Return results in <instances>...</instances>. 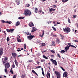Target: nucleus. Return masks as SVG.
Masks as SVG:
<instances>
[{"mask_svg": "<svg viewBox=\"0 0 78 78\" xmlns=\"http://www.w3.org/2000/svg\"><path fill=\"white\" fill-rule=\"evenodd\" d=\"M42 73L43 76H45V74H44V71H42Z\"/></svg>", "mask_w": 78, "mask_h": 78, "instance_id": "49", "label": "nucleus"}, {"mask_svg": "<svg viewBox=\"0 0 78 78\" xmlns=\"http://www.w3.org/2000/svg\"><path fill=\"white\" fill-rule=\"evenodd\" d=\"M14 30V29H10V33H12Z\"/></svg>", "mask_w": 78, "mask_h": 78, "instance_id": "23", "label": "nucleus"}, {"mask_svg": "<svg viewBox=\"0 0 78 78\" xmlns=\"http://www.w3.org/2000/svg\"><path fill=\"white\" fill-rule=\"evenodd\" d=\"M48 76H49V78H50V73H47V75Z\"/></svg>", "mask_w": 78, "mask_h": 78, "instance_id": "32", "label": "nucleus"}, {"mask_svg": "<svg viewBox=\"0 0 78 78\" xmlns=\"http://www.w3.org/2000/svg\"><path fill=\"white\" fill-rule=\"evenodd\" d=\"M61 53H64V52H66V51L64 50H61L60 51Z\"/></svg>", "mask_w": 78, "mask_h": 78, "instance_id": "31", "label": "nucleus"}, {"mask_svg": "<svg viewBox=\"0 0 78 78\" xmlns=\"http://www.w3.org/2000/svg\"><path fill=\"white\" fill-rule=\"evenodd\" d=\"M43 58H45V59H48V57H47L46 56L44 55H43Z\"/></svg>", "mask_w": 78, "mask_h": 78, "instance_id": "25", "label": "nucleus"}, {"mask_svg": "<svg viewBox=\"0 0 78 78\" xmlns=\"http://www.w3.org/2000/svg\"><path fill=\"white\" fill-rule=\"evenodd\" d=\"M12 68L13 69H14V68H15V65L14 64V63H13V64L12 65Z\"/></svg>", "mask_w": 78, "mask_h": 78, "instance_id": "30", "label": "nucleus"}, {"mask_svg": "<svg viewBox=\"0 0 78 78\" xmlns=\"http://www.w3.org/2000/svg\"><path fill=\"white\" fill-rule=\"evenodd\" d=\"M10 73H11L12 74H13L14 73V71L12 70V68H11L10 71Z\"/></svg>", "mask_w": 78, "mask_h": 78, "instance_id": "19", "label": "nucleus"}, {"mask_svg": "<svg viewBox=\"0 0 78 78\" xmlns=\"http://www.w3.org/2000/svg\"><path fill=\"white\" fill-rule=\"evenodd\" d=\"M3 49L2 48H0V58H1V56L3 55Z\"/></svg>", "mask_w": 78, "mask_h": 78, "instance_id": "6", "label": "nucleus"}, {"mask_svg": "<svg viewBox=\"0 0 78 78\" xmlns=\"http://www.w3.org/2000/svg\"><path fill=\"white\" fill-rule=\"evenodd\" d=\"M35 37L34 35H31L29 36H28V38L29 40H31V39H33V37Z\"/></svg>", "mask_w": 78, "mask_h": 78, "instance_id": "8", "label": "nucleus"}, {"mask_svg": "<svg viewBox=\"0 0 78 78\" xmlns=\"http://www.w3.org/2000/svg\"><path fill=\"white\" fill-rule=\"evenodd\" d=\"M17 41L18 42H21V40L19 38H17Z\"/></svg>", "mask_w": 78, "mask_h": 78, "instance_id": "41", "label": "nucleus"}, {"mask_svg": "<svg viewBox=\"0 0 78 78\" xmlns=\"http://www.w3.org/2000/svg\"><path fill=\"white\" fill-rule=\"evenodd\" d=\"M60 67L61 69H62V70H63L64 72H65V71H66V70H65V69H63V68H62V67L61 66H60Z\"/></svg>", "mask_w": 78, "mask_h": 78, "instance_id": "36", "label": "nucleus"}, {"mask_svg": "<svg viewBox=\"0 0 78 78\" xmlns=\"http://www.w3.org/2000/svg\"><path fill=\"white\" fill-rule=\"evenodd\" d=\"M16 3L17 5H19L20 4V0H16Z\"/></svg>", "mask_w": 78, "mask_h": 78, "instance_id": "13", "label": "nucleus"}, {"mask_svg": "<svg viewBox=\"0 0 78 78\" xmlns=\"http://www.w3.org/2000/svg\"><path fill=\"white\" fill-rule=\"evenodd\" d=\"M4 66L5 68H7V69H8V68L10 67V64L9 62H6Z\"/></svg>", "mask_w": 78, "mask_h": 78, "instance_id": "5", "label": "nucleus"}, {"mask_svg": "<svg viewBox=\"0 0 78 78\" xmlns=\"http://www.w3.org/2000/svg\"><path fill=\"white\" fill-rule=\"evenodd\" d=\"M41 45V46H45V44L44 43H42Z\"/></svg>", "mask_w": 78, "mask_h": 78, "instance_id": "37", "label": "nucleus"}, {"mask_svg": "<svg viewBox=\"0 0 78 78\" xmlns=\"http://www.w3.org/2000/svg\"><path fill=\"white\" fill-rule=\"evenodd\" d=\"M44 30H43V34L42 35H41V34H40L39 35V36H40V37H43V36H44Z\"/></svg>", "mask_w": 78, "mask_h": 78, "instance_id": "20", "label": "nucleus"}, {"mask_svg": "<svg viewBox=\"0 0 78 78\" xmlns=\"http://www.w3.org/2000/svg\"><path fill=\"white\" fill-rule=\"evenodd\" d=\"M20 24V22L18 21L16 23V26H19V25Z\"/></svg>", "mask_w": 78, "mask_h": 78, "instance_id": "17", "label": "nucleus"}, {"mask_svg": "<svg viewBox=\"0 0 78 78\" xmlns=\"http://www.w3.org/2000/svg\"><path fill=\"white\" fill-rule=\"evenodd\" d=\"M51 53H55V51H54L53 50H51Z\"/></svg>", "mask_w": 78, "mask_h": 78, "instance_id": "52", "label": "nucleus"}, {"mask_svg": "<svg viewBox=\"0 0 78 78\" xmlns=\"http://www.w3.org/2000/svg\"><path fill=\"white\" fill-rule=\"evenodd\" d=\"M6 31L7 32H8L9 33H10V29H6Z\"/></svg>", "mask_w": 78, "mask_h": 78, "instance_id": "43", "label": "nucleus"}, {"mask_svg": "<svg viewBox=\"0 0 78 78\" xmlns=\"http://www.w3.org/2000/svg\"><path fill=\"white\" fill-rule=\"evenodd\" d=\"M65 48L66 51L67 52V50H69V48H68L67 46H66Z\"/></svg>", "mask_w": 78, "mask_h": 78, "instance_id": "21", "label": "nucleus"}, {"mask_svg": "<svg viewBox=\"0 0 78 78\" xmlns=\"http://www.w3.org/2000/svg\"><path fill=\"white\" fill-rule=\"evenodd\" d=\"M41 68V66H39L36 67V68H38V69H40V68Z\"/></svg>", "mask_w": 78, "mask_h": 78, "instance_id": "50", "label": "nucleus"}, {"mask_svg": "<svg viewBox=\"0 0 78 78\" xmlns=\"http://www.w3.org/2000/svg\"><path fill=\"white\" fill-rule=\"evenodd\" d=\"M73 41H74L75 42H78V41H76V40H73Z\"/></svg>", "mask_w": 78, "mask_h": 78, "instance_id": "58", "label": "nucleus"}, {"mask_svg": "<svg viewBox=\"0 0 78 78\" xmlns=\"http://www.w3.org/2000/svg\"><path fill=\"white\" fill-rule=\"evenodd\" d=\"M63 30L65 33H68L70 31V28H69V27H66L65 29L64 28Z\"/></svg>", "mask_w": 78, "mask_h": 78, "instance_id": "2", "label": "nucleus"}, {"mask_svg": "<svg viewBox=\"0 0 78 78\" xmlns=\"http://www.w3.org/2000/svg\"><path fill=\"white\" fill-rule=\"evenodd\" d=\"M17 51H21V50H20H20H17Z\"/></svg>", "mask_w": 78, "mask_h": 78, "instance_id": "61", "label": "nucleus"}, {"mask_svg": "<svg viewBox=\"0 0 78 78\" xmlns=\"http://www.w3.org/2000/svg\"><path fill=\"white\" fill-rule=\"evenodd\" d=\"M24 49H26V47H27V45H26V44H24Z\"/></svg>", "mask_w": 78, "mask_h": 78, "instance_id": "48", "label": "nucleus"}, {"mask_svg": "<svg viewBox=\"0 0 78 78\" xmlns=\"http://www.w3.org/2000/svg\"><path fill=\"white\" fill-rule=\"evenodd\" d=\"M37 30V29L34 27H33L32 28V30L31 31V33H33V32H34V31H36Z\"/></svg>", "mask_w": 78, "mask_h": 78, "instance_id": "10", "label": "nucleus"}, {"mask_svg": "<svg viewBox=\"0 0 78 78\" xmlns=\"http://www.w3.org/2000/svg\"><path fill=\"white\" fill-rule=\"evenodd\" d=\"M67 47L69 48V47H73V48H76V47H75L74 46H73V45H69V46H67Z\"/></svg>", "mask_w": 78, "mask_h": 78, "instance_id": "14", "label": "nucleus"}, {"mask_svg": "<svg viewBox=\"0 0 78 78\" xmlns=\"http://www.w3.org/2000/svg\"><path fill=\"white\" fill-rule=\"evenodd\" d=\"M5 72L6 73V72H8V69H7V68H5Z\"/></svg>", "mask_w": 78, "mask_h": 78, "instance_id": "45", "label": "nucleus"}, {"mask_svg": "<svg viewBox=\"0 0 78 78\" xmlns=\"http://www.w3.org/2000/svg\"><path fill=\"white\" fill-rule=\"evenodd\" d=\"M68 22L69 23H70V19H69V18H68Z\"/></svg>", "mask_w": 78, "mask_h": 78, "instance_id": "44", "label": "nucleus"}, {"mask_svg": "<svg viewBox=\"0 0 78 78\" xmlns=\"http://www.w3.org/2000/svg\"><path fill=\"white\" fill-rule=\"evenodd\" d=\"M37 8H35V12H36V13H37Z\"/></svg>", "mask_w": 78, "mask_h": 78, "instance_id": "28", "label": "nucleus"}, {"mask_svg": "<svg viewBox=\"0 0 78 78\" xmlns=\"http://www.w3.org/2000/svg\"><path fill=\"white\" fill-rule=\"evenodd\" d=\"M60 36L62 37V40L64 39V35H62L61 34H60Z\"/></svg>", "mask_w": 78, "mask_h": 78, "instance_id": "24", "label": "nucleus"}, {"mask_svg": "<svg viewBox=\"0 0 78 78\" xmlns=\"http://www.w3.org/2000/svg\"><path fill=\"white\" fill-rule=\"evenodd\" d=\"M16 75H14L13 77V78H16Z\"/></svg>", "mask_w": 78, "mask_h": 78, "instance_id": "51", "label": "nucleus"}, {"mask_svg": "<svg viewBox=\"0 0 78 78\" xmlns=\"http://www.w3.org/2000/svg\"><path fill=\"white\" fill-rule=\"evenodd\" d=\"M52 62L53 63V64H54V65H55V66H57V62H56V61L55 60H53L52 61Z\"/></svg>", "mask_w": 78, "mask_h": 78, "instance_id": "11", "label": "nucleus"}, {"mask_svg": "<svg viewBox=\"0 0 78 78\" xmlns=\"http://www.w3.org/2000/svg\"><path fill=\"white\" fill-rule=\"evenodd\" d=\"M26 76V75L25 74H23L21 76V78H25V76Z\"/></svg>", "mask_w": 78, "mask_h": 78, "instance_id": "22", "label": "nucleus"}, {"mask_svg": "<svg viewBox=\"0 0 78 78\" xmlns=\"http://www.w3.org/2000/svg\"><path fill=\"white\" fill-rule=\"evenodd\" d=\"M54 56H55V55H51V58H54Z\"/></svg>", "mask_w": 78, "mask_h": 78, "instance_id": "54", "label": "nucleus"}, {"mask_svg": "<svg viewBox=\"0 0 78 78\" xmlns=\"http://www.w3.org/2000/svg\"><path fill=\"white\" fill-rule=\"evenodd\" d=\"M30 6V4H26V7L28 8V7H29Z\"/></svg>", "mask_w": 78, "mask_h": 78, "instance_id": "39", "label": "nucleus"}, {"mask_svg": "<svg viewBox=\"0 0 78 78\" xmlns=\"http://www.w3.org/2000/svg\"><path fill=\"white\" fill-rule=\"evenodd\" d=\"M47 23L48 24H49V23H51V21H49Z\"/></svg>", "mask_w": 78, "mask_h": 78, "instance_id": "56", "label": "nucleus"}, {"mask_svg": "<svg viewBox=\"0 0 78 78\" xmlns=\"http://www.w3.org/2000/svg\"><path fill=\"white\" fill-rule=\"evenodd\" d=\"M36 62H37V64H38V65H39V63H40V62H38V61H36Z\"/></svg>", "mask_w": 78, "mask_h": 78, "instance_id": "55", "label": "nucleus"}, {"mask_svg": "<svg viewBox=\"0 0 78 78\" xmlns=\"http://www.w3.org/2000/svg\"><path fill=\"white\" fill-rule=\"evenodd\" d=\"M25 16H31V11L30 10L27 9L25 10L24 12Z\"/></svg>", "mask_w": 78, "mask_h": 78, "instance_id": "1", "label": "nucleus"}, {"mask_svg": "<svg viewBox=\"0 0 78 78\" xmlns=\"http://www.w3.org/2000/svg\"><path fill=\"white\" fill-rule=\"evenodd\" d=\"M49 9L50 12H52V11H53L52 8H51V9Z\"/></svg>", "mask_w": 78, "mask_h": 78, "instance_id": "46", "label": "nucleus"}, {"mask_svg": "<svg viewBox=\"0 0 78 78\" xmlns=\"http://www.w3.org/2000/svg\"><path fill=\"white\" fill-rule=\"evenodd\" d=\"M7 41H9V37H7Z\"/></svg>", "mask_w": 78, "mask_h": 78, "instance_id": "47", "label": "nucleus"}, {"mask_svg": "<svg viewBox=\"0 0 78 78\" xmlns=\"http://www.w3.org/2000/svg\"><path fill=\"white\" fill-rule=\"evenodd\" d=\"M29 25L30 27L34 26L32 22H30L29 23Z\"/></svg>", "mask_w": 78, "mask_h": 78, "instance_id": "9", "label": "nucleus"}, {"mask_svg": "<svg viewBox=\"0 0 78 78\" xmlns=\"http://www.w3.org/2000/svg\"><path fill=\"white\" fill-rule=\"evenodd\" d=\"M39 12L41 13V12H42V10H39Z\"/></svg>", "mask_w": 78, "mask_h": 78, "instance_id": "62", "label": "nucleus"}, {"mask_svg": "<svg viewBox=\"0 0 78 78\" xmlns=\"http://www.w3.org/2000/svg\"><path fill=\"white\" fill-rule=\"evenodd\" d=\"M25 17H20L18 18L19 19H23Z\"/></svg>", "mask_w": 78, "mask_h": 78, "instance_id": "27", "label": "nucleus"}, {"mask_svg": "<svg viewBox=\"0 0 78 78\" xmlns=\"http://www.w3.org/2000/svg\"><path fill=\"white\" fill-rule=\"evenodd\" d=\"M71 44H72L70 43H69L68 44V45H67V46H68V45H71Z\"/></svg>", "mask_w": 78, "mask_h": 78, "instance_id": "57", "label": "nucleus"}, {"mask_svg": "<svg viewBox=\"0 0 78 78\" xmlns=\"http://www.w3.org/2000/svg\"><path fill=\"white\" fill-rule=\"evenodd\" d=\"M12 57L15 59H16L17 58V54L16 53H12Z\"/></svg>", "mask_w": 78, "mask_h": 78, "instance_id": "7", "label": "nucleus"}, {"mask_svg": "<svg viewBox=\"0 0 78 78\" xmlns=\"http://www.w3.org/2000/svg\"><path fill=\"white\" fill-rule=\"evenodd\" d=\"M32 72L33 73H34V74H35L36 75H37V76H38V74H37L36 72L35 71H34V70H32Z\"/></svg>", "mask_w": 78, "mask_h": 78, "instance_id": "16", "label": "nucleus"}, {"mask_svg": "<svg viewBox=\"0 0 78 78\" xmlns=\"http://www.w3.org/2000/svg\"><path fill=\"white\" fill-rule=\"evenodd\" d=\"M64 75H65L64 77H65V78H67V72L66 71L65 72Z\"/></svg>", "mask_w": 78, "mask_h": 78, "instance_id": "15", "label": "nucleus"}, {"mask_svg": "<svg viewBox=\"0 0 78 78\" xmlns=\"http://www.w3.org/2000/svg\"><path fill=\"white\" fill-rule=\"evenodd\" d=\"M41 62H45V59H42L41 60Z\"/></svg>", "mask_w": 78, "mask_h": 78, "instance_id": "42", "label": "nucleus"}, {"mask_svg": "<svg viewBox=\"0 0 78 78\" xmlns=\"http://www.w3.org/2000/svg\"><path fill=\"white\" fill-rule=\"evenodd\" d=\"M57 57H59V58H61V55H59L58 54H57Z\"/></svg>", "mask_w": 78, "mask_h": 78, "instance_id": "33", "label": "nucleus"}, {"mask_svg": "<svg viewBox=\"0 0 78 78\" xmlns=\"http://www.w3.org/2000/svg\"><path fill=\"white\" fill-rule=\"evenodd\" d=\"M14 62L15 63V64H16V66H17V67H18V65L19 64V63H18V62H17V60H16V59H15Z\"/></svg>", "mask_w": 78, "mask_h": 78, "instance_id": "12", "label": "nucleus"}, {"mask_svg": "<svg viewBox=\"0 0 78 78\" xmlns=\"http://www.w3.org/2000/svg\"><path fill=\"white\" fill-rule=\"evenodd\" d=\"M6 23H8L9 24H11V23H12V22H11V21H7Z\"/></svg>", "mask_w": 78, "mask_h": 78, "instance_id": "34", "label": "nucleus"}, {"mask_svg": "<svg viewBox=\"0 0 78 78\" xmlns=\"http://www.w3.org/2000/svg\"><path fill=\"white\" fill-rule=\"evenodd\" d=\"M29 62H33V60H29L28 61Z\"/></svg>", "mask_w": 78, "mask_h": 78, "instance_id": "60", "label": "nucleus"}, {"mask_svg": "<svg viewBox=\"0 0 78 78\" xmlns=\"http://www.w3.org/2000/svg\"><path fill=\"white\" fill-rule=\"evenodd\" d=\"M68 1V0H62V2L63 3H66V2H67Z\"/></svg>", "mask_w": 78, "mask_h": 78, "instance_id": "29", "label": "nucleus"}, {"mask_svg": "<svg viewBox=\"0 0 78 78\" xmlns=\"http://www.w3.org/2000/svg\"><path fill=\"white\" fill-rule=\"evenodd\" d=\"M8 59V58L7 57H5L4 58H2V62L4 64L7 62V60Z\"/></svg>", "mask_w": 78, "mask_h": 78, "instance_id": "3", "label": "nucleus"}, {"mask_svg": "<svg viewBox=\"0 0 78 78\" xmlns=\"http://www.w3.org/2000/svg\"><path fill=\"white\" fill-rule=\"evenodd\" d=\"M4 33L5 34V35H6V32H5V31H4Z\"/></svg>", "mask_w": 78, "mask_h": 78, "instance_id": "63", "label": "nucleus"}, {"mask_svg": "<svg viewBox=\"0 0 78 78\" xmlns=\"http://www.w3.org/2000/svg\"><path fill=\"white\" fill-rule=\"evenodd\" d=\"M55 73L57 76V78H60V74L59 72L57 71H55Z\"/></svg>", "mask_w": 78, "mask_h": 78, "instance_id": "4", "label": "nucleus"}, {"mask_svg": "<svg viewBox=\"0 0 78 78\" xmlns=\"http://www.w3.org/2000/svg\"><path fill=\"white\" fill-rule=\"evenodd\" d=\"M56 42L57 44H59L60 43V41H59V39H58V38H57Z\"/></svg>", "mask_w": 78, "mask_h": 78, "instance_id": "18", "label": "nucleus"}, {"mask_svg": "<svg viewBox=\"0 0 78 78\" xmlns=\"http://www.w3.org/2000/svg\"><path fill=\"white\" fill-rule=\"evenodd\" d=\"M1 21L2 22V23H6V22L5 21H4L3 20H1Z\"/></svg>", "mask_w": 78, "mask_h": 78, "instance_id": "40", "label": "nucleus"}, {"mask_svg": "<svg viewBox=\"0 0 78 78\" xmlns=\"http://www.w3.org/2000/svg\"><path fill=\"white\" fill-rule=\"evenodd\" d=\"M52 45H54V46H55V44H55V42L54 41H53L52 43Z\"/></svg>", "mask_w": 78, "mask_h": 78, "instance_id": "26", "label": "nucleus"}, {"mask_svg": "<svg viewBox=\"0 0 78 78\" xmlns=\"http://www.w3.org/2000/svg\"><path fill=\"white\" fill-rule=\"evenodd\" d=\"M26 34H27V35H28L29 34H30V35H31V34L30 33H29V32H26Z\"/></svg>", "mask_w": 78, "mask_h": 78, "instance_id": "35", "label": "nucleus"}, {"mask_svg": "<svg viewBox=\"0 0 78 78\" xmlns=\"http://www.w3.org/2000/svg\"><path fill=\"white\" fill-rule=\"evenodd\" d=\"M73 18H76V15H73Z\"/></svg>", "mask_w": 78, "mask_h": 78, "instance_id": "53", "label": "nucleus"}, {"mask_svg": "<svg viewBox=\"0 0 78 78\" xmlns=\"http://www.w3.org/2000/svg\"><path fill=\"white\" fill-rule=\"evenodd\" d=\"M52 28H53V30L54 31H56V29L54 27H52Z\"/></svg>", "mask_w": 78, "mask_h": 78, "instance_id": "38", "label": "nucleus"}, {"mask_svg": "<svg viewBox=\"0 0 78 78\" xmlns=\"http://www.w3.org/2000/svg\"><path fill=\"white\" fill-rule=\"evenodd\" d=\"M53 8H56V5H53Z\"/></svg>", "mask_w": 78, "mask_h": 78, "instance_id": "59", "label": "nucleus"}, {"mask_svg": "<svg viewBox=\"0 0 78 78\" xmlns=\"http://www.w3.org/2000/svg\"><path fill=\"white\" fill-rule=\"evenodd\" d=\"M76 25L77 26H78V23H76Z\"/></svg>", "mask_w": 78, "mask_h": 78, "instance_id": "64", "label": "nucleus"}]
</instances>
